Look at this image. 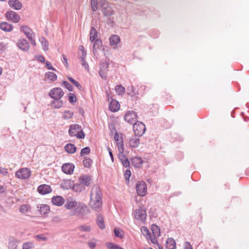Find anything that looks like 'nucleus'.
Segmentation results:
<instances>
[{
    "label": "nucleus",
    "mask_w": 249,
    "mask_h": 249,
    "mask_svg": "<svg viewBox=\"0 0 249 249\" xmlns=\"http://www.w3.org/2000/svg\"><path fill=\"white\" fill-rule=\"evenodd\" d=\"M102 193L99 186L94 185L90 192L89 205L95 211H100L102 208Z\"/></svg>",
    "instance_id": "obj_1"
},
{
    "label": "nucleus",
    "mask_w": 249,
    "mask_h": 249,
    "mask_svg": "<svg viewBox=\"0 0 249 249\" xmlns=\"http://www.w3.org/2000/svg\"><path fill=\"white\" fill-rule=\"evenodd\" d=\"M90 213L89 207L84 203L78 202L73 211L72 215L83 217Z\"/></svg>",
    "instance_id": "obj_2"
},
{
    "label": "nucleus",
    "mask_w": 249,
    "mask_h": 249,
    "mask_svg": "<svg viewBox=\"0 0 249 249\" xmlns=\"http://www.w3.org/2000/svg\"><path fill=\"white\" fill-rule=\"evenodd\" d=\"M133 129L135 135L140 137L144 133L146 127L142 122L137 121L133 124Z\"/></svg>",
    "instance_id": "obj_3"
},
{
    "label": "nucleus",
    "mask_w": 249,
    "mask_h": 249,
    "mask_svg": "<svg viewBox=\"0 0 249 249\" xmlns=\"http://www.w3.org/2000/svg\"><path fill=\"white\" fill-rule=\"evenodd\" d=\"M64 92L60 88L52 89L50 92L49 96L54 100L60 99L64 95Z\"/></svg>",
    "instance_id": "obj_4"
},
{
    "label": "nucleus",
    "mask_w": 249,
    "mask_h": 249,
    "mask_svg": "<svg viewBox=\"0 0 249 249\" xmlns=\"http://www.w3.org/2000/svg\"><path fill=\"white\" fill-rule=\"evenodd\" d=\"M108 62L106 60L105 62H102L100 65V70L99 73L100 76L104 79H107V72L108 71Z\"/></svg>",
    "instance_id": "obj_5"
},
{
    "label": "nucleus",
    "mask_w": 249,
    "mask_h": 249,
    "mask_svg": "<svg viewBox=\"0 0 249 249\" xmlns=\"http://www.w3.org/2000/svg\"><path fill=\"white\" fill-rule=\"evenodd\" d=\"M31 175V172L29 168H24L18 170L16 172V176L21 179H27Z\"/></svg>",
    "instance_id": "obj_6"
},
{
    "label": "nucleus",
    "mask_w": 249,
    "mask_h": 249,
    "mask_svg": "<svg viewBox=\"0 0 249 249\" xmlns=\"http://www.w3.org/2000/svg\"><path fill=\"white\" fill-rule=\"evenodd\" d=\"M146 213L145 210L142 207L139 209H136L134 211V217L135 218L142 222H143L146 218Z\"/></svg>",
    "instance_id": "obj_7"
},
{
    "label": "nucleus",
    "mask_w": 249,
    "mask_h": 249,
    "mask_svg": "<svg viewBox=\"0 0 249 249\" xmlns=\"http://www.w3.org/2000/svg\"><path fill=\"white\" fill-rule=\"evenodd\" d=\"M136 189L139 196H143L145 195L147 186L146 183L143 181H138L136 184Z\"/></svg>",
    "instance_id": "obj_8"
},
{
    "label": "nucleus",
    "mask_w": 249,
    "mask_h": 249,
    "mask_svg": "<svg viewBox=\"0 0 249 249\" xmlns=\"http://www.w3.org/2000/svg\"><path fill=\"white\" fill-rule=\"evenodd\" d=\"M137 118V115L132 110L127 111L124 115V120L130 124L135 122Z\"/></svg>",
    "instance_id": "obj_9"
},
{
    "label": "nucleus",
    "mask_w": 249,
    "mask_h": 249,
    "mask_svg": "<svg viewBox=\"0 0 249 249\" xmlns=\"http://www.w3.org/2000/svg\"><path fill=\"white\" fill-rule=\"evenodd\" d=\"M5 17L8 20L15 23H18L20 20V16L16 12L13 11H7L5 14Z\"/></svg>",
    "instance_id": "obj_10"
},
{
    "label": "nucleus",
    "mask_w": 249,
    "mask_h": 249,
    "mask_svg": "<svg viewBox=\"0 0 249 249\" xmlns=\"http://www.w3.org/2000/svg\"><path fill=\"white\" fill-rule=\"evenodd\" d=\"M92 177L89 175H81L78 179V182H80L83 186L89 187L92 182Z\"/></svg>",
    "instance_id": "obj_11"
},
{
    "label": "nucleus",
    "mask_w": 249,
    "mask_h": 249,
    "mask_svg": "<svg viewBox=\"0 0 249 249\" xmlns=\"http://www.w3.org/2000/svg\"><path fill=\"white\" fill-rule=\"evenodd\" d=\"M74 165L71 163H64L62 166V171L67 174H72L73 172Z\"/></svg>",
    "instance_id": "obj_12"
},
{
    "label": "nucleus",
    "mask_w": 249,
    "mask_h": 249,
    "mask_svg": "<svg viewBox=\"0 0 249 249\" xmlns=\"http://www.w3.org/2000/svg\"><path fill=\"white\" fill-rule=\"evenodd\" d=\"M78 202L75 200L69 197L67 198L64 207L67 209L71 210L73 208H75Z\"/></svg>",
    "instance_id": "obj_13"
},
{
    "label": "nucleus",
    "mask_w": 249,
    "mask_h": 249,
    "mask_svg": "<svg viewBox=\"0 0 249 249\" xmlns=\"http://www.w3.org/2000/svg\"><path fill=\"white\" fill-rule=\"evenodd\" d=\"M52 190L50 186L47 184H42L37 188L38 192L41 195H46L50 193Z\"/></svg>",
    "instance_id": "obj_14"
},
{
    "label": "nucleus",
    "mask_w": 249,
    "mask_h": 249,
    "mask_svg": "<svg viewBox=\"0 0 249 249\" xmlns=\"http://www.w3.org/2000/svg\"><path fill=\"white\" fill-rule=\"evenodd\" d=\"M17 45L20 50L23 51H27L30 48L29 43L25 39H19Z\"/></svg>",
    "instance_id": "obj_15"
},
{
    "label": "nucleus",
    "mask_w": 249,
    "mask_h": 249,
    "mask_svg": "<svg viewBox=\"0 0 249 249\" xmlns=\"http://www.w3.org/2000/svg\"><path fill=\"white\" fill-rule=\"evenodd\" d=\"M65 202V201L64 198L60 196H53L52 198V203L57 206H62Z\"/></svg>",
    "instance_id": "obj_16"
},
{
    "label": "nucleus",
    "mask_w": 249,
    "mask_h": 249,
    "mask_svg": "<svg viewBox=\"0 0 249 249\" xmlns=\"http://www.w3.org/2000/svg\"><path fill=\"white\" fill-rule=\"evenodd\" d=\"M102 11L105 17L110 16L113 14V10L107 3L102 5Z\"/></svg>",
    "instance_id": "obj_17"
},
{
    "label": "nucleus",
    "mask_w": 249,
    "mask_h": 249,
    "mask_svg": "<svg viewBox=\"0 0 249 249\" xmlns=\"http://www.w3.org/2000/svg\"><path fill=\"white\" fill-rule=\"evenodd\" d=\"M20 31L24 33L29 39H32L33 37L32 36L34 33L32 29L27 25L21 26L20 27Z\"/></svg>",
    "instance_id": "obj_18"
},
{
    "label": "nucleus",
    "mask_w": 249,
    "mask_h": 249,
    "mask_svg": "<svg viewBox=\"0 0 249 249\" xmlns=\"http://www.w3.org/2000/svg\"><path fill=\"white\" fill-rule=\"evenodd\" d=\"M37 208L41 214H46L50 212V207L47 204H38Z\"/></svg>",
    "instance_id": "obj_19"
},
{
    "label": "nucleus",
    "mask_w": 249,
    "mask_h": 249,
    "mask_svg": "<svg viewBox=\"0 0 249 249\" xmlns=\"http://www.w3.org/2000/svg\"><path fill=\"white\" fill-rule=\"evenodd\" d=\"M8 4L13 8L18 10L21 9L22 4L18 0H9Z\"/></svg>",
    "instance_id": "obj_20"
},
{
    "label": "nucleus",
    "mask_w": 249,
    "mask_h": 249,
    "mask_svg": "<svg viewBox=\"0 0 249 249\" xmlns=\"http://www.w3.org/2000/svg\"><path fill=\"white\" fill-rule=\"evenodd\" d=\"M81 126L78 124H72L70 126L69 134L71 136H74L75 132L81 129Z\"/></svg>",
    "instance_id": "obj_21"
},
{
    "label": "nucleus",
    "mask_w": 249,
    "mask_h": 249,
    "mask_svg": "<svg viewBox=\"0 0 249 249\" xmlns=\"http://www.w3.org/2000/svg\"><path fill=\"white\" fill-rule=\"evenodd\" d=\"M19 241L13 237H10L9 238L8 249H17Z\"/></svg>",
    "instance_id": "obj_22"
},
{
    "label": "nucleus",
    "mask_w": 249,
    "mask_h": 249,
    "mask_svg": "<svg viewBox=\"0 0 249 249\" xmlns=\"http://www.w3.org/2000/svg\"><path fill=\"white\" fill-rule=\"evenodd\" d=\"M131 161L132 164L135 168H140L142 166V164L143 163L142 160L139 157H135L132 158L131 159Z\"/></svg>",
    "instance_id": "obj_23"
},
{
    "label": "nucleus",
    "mask_w": 249,
    "mask_h": 249,
    "mask_svg": "<svg viewBox=\"0 0 249 249\" xmlns=\"http://www.w3.org/2000/svg\"><path fill=\"white\" fill-rule=\"evenodd\" d=\"M120 108V104L118 101L115 100H112L109 104V108L112 112L117 111Z\"/></svg>",
    "instance_id": "obj_24"
},
{
    "label": "nucleus",
    "mask_w": 249,
    "mask_h": 249,
    "mask_svg": "<svg viewBox=\"0 0 249 249\" xmlns=\"http://www.w3.org/2000/svg\"><path fill=\"white\" fill-rule=\"evenodd\" d=\"M0 29L3 31L9 32L12 31L13 26L7 22H2L0 23Z\"/></svg>",
    "instance_id": "obj_25"
},
{
    "label": "nucleus",
    "mask_w": 249,
    "mask_h": 249,
    "mask_svg": "<svg viewBox=\"0 0 249 249\" xmlns=\"http://www.w3.org/2000/svg\"><path fill=\"white\" fill-rule=\"evenodd\" d=\"M165 247L166 249H175L176 248L175 240L173 238H168L166 241Z\"/></svg>",
    "instance_id": "obj_26"
},
{
    "label": "nucleus",
    "mask_w": 249,
    "mask_h": 249,
    "mask_svg": "<svg viewBox=\"0 0 249 249\" xmlns=\"http://www.w3.org/2000/svg\"><path fill=\"white\" fill-rule=\"evenodd\" d=\"M135 136L132 137L129 139V144L131 147H138L140 144V139Z\"/></svg>",
    "instance_id": "obj_27"
},
{
    "label": "nucleus",
    "mask_w": 249,
    "mask_h": 249,
    "mask_svg": "<svg viewBox=\"0 0 249 249\" xmlns=\"http://www.w3.org/2000/svg\"><path fill=\"white\" fill-rule=\"evenodd\" d=\"M102 47V40L99 39H96L94 41L93 45V52L94 55H95L97 52V50H100Z\"/></svg>",
    "instance_id": "obj_28"
},
{
    "label": "nucleus",
    "mask_w": 249,
    "mask_h": 249,
    "mask_svg": "<svg viewBox=\"0 0 249 249\" xmlns=\"http://www.w3.org/2000/svg\"><path fill=\"white\" fill-rule=\"evenodd\" d=\"M65 150L69 154H73L76 151L77 148L74 144L68 143L65 146Z\"/></svg>",
    "instance_id": "obj_29"
},
{
    "label": "nucleus",
    "mask_w": 249,
    "mask_h": 249,
    "mask_svg": "<svg viewBox=\"0 0 249 249\" xmlns=\"http://www.w3.org/2000/svg\"><path fill=\"white\" fill-rule=\"evenodd\" d=\"M72 190L75 192H81L85 190V187L83 186L80 182L73 183Z\"/></svg>",
    "instance_id": "obj_30"
},
{
    "label": "nucleus",
    "mask_w": 249,
    "mask_h": 249,
    "mask_svg": "<svg viewBox=\"0 0 249 249\" xmlns=\"http://www.w3.org/2000/svg\"><path fill=\"white\" fill-rule=\"evenodd\" d=\"M73 181L71 180H67L64 181L61 184V187L65 190H68L69 189H72Z\"/></svg>",
    "instance_id": "obj_31"
},
{
    "label": "nucleus",
    "mask_w": 249,
    "mask_h": 249,
    "mask_svg": "<svg viewBox=\"0 0 249 249\" xmlns=\"http://www.w3.org/2000/svg\"><path fill=\"white\" fill-rule=\"evenodd\" d=\"M120 37L117 35H112L109 38V43L111 46L115 47L120 42Z\"/></svg>",
    "instance_id": "obj_32"
},
{
    "label": "nucleus",
    "mask_w": 249,
    "mask_h": 249,
    "mask_svg": "<svg viewBox=\"0 0 249 249\" xmlns=\"http://www.w3.org/2000/svg\"><path fill=\"white\" fill-rule=\"evenodd\" d=\"M45 77L50 81L53 82L57 80V76L55 73L51 71H48L45 73Z\"/></svg>",
    "instance_id": "obj_33"
},
{
    "label": "nucleus",
    "mask_w": 249,
    "mask_h": 249,
    "mask_svg": "<svg viewBox=\"0 0 249 249\" xmlns=\"http://www.w3.org/2000/svg\"><path fill=\"white\" fill-rule=\"evenodd\" d=\"M97 34L98 33L96 29L94 27L92 26L90 31V40L91 42L96 40Z\"/></svg>",
    "instance_id": "obj_34"
},
{
    "label": "nucleus",
    "mask_w": 249,
    "mask_h": 249,
    "mask_svg": "<svg viewBox=\"0 0 249 249\" xmlns=\"http://www.w3.org/2000/svg\"><path fill=\"white\" fill-rule=\"evenodd\" d=\"M63 102L60 99L54 100L51 102V106L54 108H59L62 107Z\"/></svg>",
    "instance_id": "obj_35"
},
{
    "label": "nucleus",
    "mask_w": 249,
    "mask_h": 249,
    "mask_svg": "<svg viewBox=\"0 0 249 249\" xmlns=\"http://www.w3.org/2000/svg\"><path fill=\"white\" fill-rule=\"evenodd\" d=\"M151 231L155 236H160V228L156 224H153L151 226Z\"/></svg>",
    "instance_id": "obj_36"
},
{
    "label": "nucleus",
    "mask_w": 249,
    "mask_h": 249,
    "mask_svg": "<svg viewBox=\"0 0 249 249\" xmlns=\"http://www.w3.org/2000/svg\"><path fill=\"white\" fill-rule=\"evenodd\" d=\"M67 78L71 83H72L74 86H75L79 90L83 91L84 89L82 86L79 84V83L78 81H76L71 76H67Z\"/></svg>",
    "instance_id": "obj_37"
},
{
    "label": "nucleus",
    "mask_w": 249,
    "mask_h": 249,
    "mask_svg": "<svg viewBox=\"0 0 249 249\" xmlns=\"http://www.w3.org/2000/svg\"><path fill=\"white\" fill-rule=\"evenodd\" d=\"M87 53L85 51H82V56L80 57V59L81 60V65L85 68V69H89V65L86 62L85 60V57L86 56Z\"/></svg>",
    "instance_id": "obj_38"
},
{
    "label": "nucleus",
    "mask_w": 249,
    "mask_h": 249,
    "mask_svg": "<svg viewBox=\"0 0 249 249\" xmlns=\"http://www.w3.org/2000/svg\"><path fill=\"white\" fill-rule=\"evenodd\" d=\"M96 221H97V224L98 227L101 229H104L105 228V225L104 223L103 218L100 214L98 215L97 218L96 219Z\"/></svg>",
    "instance_id": "obj_39"
},
{
    "label": "nucleus",
    "mask_w": 249,
    "mask_h": 249,
    "mask_svg": "<svg viewBox=\"0 0 249 249\" xmlns=\"http://www.w3.org/2000/svg\"><path fill=\"white\" fill-rule=\"evenodd\" d=\"M40 41L44 51H46L48 50L49 43L48 41L44 37H42L40 39Z\"/></svg>",
    "instance_id": "obj_40"
},
{
    "label": "nucleus",
    "mask_w": 249,
    "mask_h": 249,
    "mask_svg": "<svg viewBox=\"0 0 249 249\" xmlns=\"http://www.w3.org/2000/svg\"><path fill=\"white\" fill-rule=\"evenodd\" d=\"M115 89L116 93L118 95H122L124 94L125 91V88L121 85L116 86L115 87Z\"/></svg>",
    "instance_id": "obj_41"
},
{
    "label": "nucleus",
    "mask_w": 249,
    "mask_h": 249,
    "mask_svg": "<svg viewBox=\"0 0 249 249\" xmlns=\"http://www.w3.org/2000/svg\"><path fill=\"white\" fill-rule=\"evenodd\" d=\"M106 246L108 249H124L119 245L111 242H107L106 244Z\"/></svg>",
    "instance_id": "obj_42"
},
{
    "label": "nucleus",
    "mask_w": 249,
    "mask_h": 249,
    "mask_svg": "<svg viewBox=\"0 0 249 249\" xmlns=\"http://www.w3.org/2000/svg\"><path fill=\"white\" fill-rule=\"evenodd\" d=\"M84 166L86 168H90L92 163V160L89 158L85 157L83 161Z\"/></svg>",
    "instance_id": "obj_43"
},
{
    "label": "nucleus",
    "mask_w": 249,
    "mask_h": 249,
    "mask_svg": "<svg viewBox=\"0 0 249 249\" xmlns=\"http://www.w3.org/2000/svg\"><path fill=\"white\" fill-rule=\"evenodd\" d=\"M34 247V243L31 241L25 242L22 245V249H32Z\"/></svg>",
    "instance_id": "obj_44"
},
{
    "label": "nucleus",
    "mask_w": 249,
    "mask_h": 249,
    "mask_svg": "<svg viewBox=\"0 0 249 249\" xmlns=\"http://www.w3.org/2000/svg\"><path fill=\"white\" fill-rule=\"evenodd\" d=\"M114 233L116 237L122 238L124 237L123 231L120 228H115L114 229Z\"/></svg>",
    "instance_id": "obj_45"
},
{
    "label": "nucleus",
    "mask_w": 249,
    "mask_h": 249,
    "mask_svg": "<svg viewBox=\"0 0 249 249\" xmlns=\"http://www.w3.org/2000/svg\"><path fill=\"white\" fill-rule=\"evenodd\" d=\"M73 116V112L68 110V111H65L63 113V118L64 119H69L71 118Z\"/></svg>",
    "instance_id": "obj_46"
},
{
    "label": "nucleus",
    "mask_w": 249,
    "mask_h": 249,
    "mask_svg": "<svg viewBox=\"0 0 249 249\" xmlns=\"http://www.w3.org/2000/svg\"><path fill=\"white\" fill-rule=\"evenodd\" d=\"M90 152V149L89 147H85L82 148L80 152V156L83 157L89 155Z\"/></svg>",
    "instance_id": "obj_47"
},
{
    "label": "nucleus",
    "mask_w": 249,
    "mask_h": 249,
    "mask_svg": "<svg viewBox=\"0 0 249 249\" xmlns=\"http://www.w3.org/2000/svg\"><path fill=\"white\" fill-rule=\"evenodd\" d=\"M127 93L131 96H135L137 94V91L133 86H131L127 88Z\"/></svg>",
    "instance_id": "obj_48"
},
{
    "label": "nucleus",
    "mask_w": 249,
    "mask_h": 249,
    "mask_svg": "<svg viewBox=\"0 0 249 249\" xmlns=\"http://www.w3.org/2000/svg\"><path fill=\"white\" fill-rule=\"evenodd\" d=\"M117 146L119 153H122L124 152V144L122 140L121 142H117Z\"/></svg>",
    "instance_id": "obj_49"
},
{
    "label": "nucleus",
    "mask_w": 249,
    "mask_h": 249,
    "mask_svg": "<svg viewBox=\"0 0 249 249\" xmlns=\"http://www.w3.org/2000/svg\"><path fill=\"white\" fill-rule=\"evenodd\" d=\"M68 99L70 103L73 104L76 102L77 99L74 94L70 93L68 94Z\"/></svg>",
    "instance_id": "obj_50"
},
{
    "label": "nucleus",
    "mask_w": 249,
    "mask_h": 249,
    "mask_svg": "<svg viewBox=\"0 0 249 249\" xmlns=\"http://www.w3.org/2000/svg\"><path fill=\"white\" fill-rule=\"evenodd\" d=\"M74 136H76L77 138L80 139H82L85 138V134L82 130V127H81V129H80L76 134L75 133Z\"/></svg>",
    "instance_id": "obj_51"
},
{
    "label": "nucleus",
    "mask_w": 249,
    "mask_h": 249,
    "mask_svg": "<svg viewBox=\"0 0 249 249\" xmlns=\"http://www.w3.org/2000/svg\"><path fill=\"white\" fill-rule=\"evenodd\" d=\"M96 240L93 238L88 243V245L90 249H94L96 246Z\"/></svg>",
    "instance_id": "obj_52"
},
{
    "label": "nucleus",
    "mask_w": 249,
    "mask_h": 249,
    "mask_svg": "<svg viewBox=\"0 0 249 249\" xmlns=\"http://www.w3.org/2000/svg\"><path fill=\"white\" fill-rule=\"evenodd\" d=\"M97 5V0H91V9L93 11L95 12L97 11L98 9Z\"/></svg>",
    "instance_id": "obj_53"
},
{
    "label": "nucleus",
    "mask_w": 249,
    "mask_h": 249,
    "mask_svg": "<svg viewBox=\"0 0 249 249\" xmlns=\"http://www.w3.org/2000/svg\"><path fill=\"white\" fill-rule=\"evenodd\" d=\"M141 231L143 235L147 236L148 237L151 235L149 230L146 227H142V228Z\"/></svg>",
    "instance_id": "obj_54"
},
{
    "label": "nucleus",
    "mask_w": 249,
    "mask_h": 249,
    "mask_svg": "<svg viewBox=\"0 0 249 249\" xmlns=\"http://www.w3.org/2000/svg\"><path fill=\"white\" fill-rule=\"evenodd\" d=\"M156 237L157 236H155V235L152 236V235H151L148 237H146V238L147 239H150L151 240V242L153 244L157 245V246H159V243H158V242Z\"/></svg>",
    "instance_id": "obj_55"
},
{
    "label": "nucleus",
    "mask_w": 249,
    "mask_h": 249,
    "mask_svg": "<svg viewBox=\"0 0 249 249\" xmlns=\"http://www.w3.org/2000/svg\"><path fill=\"white\" fill-rule=\"evenodd\" d=\"M62 84L65 86V87L70 91H72L73 90L72 86L69 83L66 81H63Z\"/></svg>",
    "instance_id": "obj_56"
},
{
    "label": "nucleus",
    "mask_w": 249,
    "mask_h": 249,
    "mask_svg": "<svg viewBox=\"0 0 249 249\" xmlns=\"http://www.w3.org/2000/svg\"><path fill=\"white\" fill-rule=\"evenodd\" d=\"M79 229L81 231L88 232L90 231L91 228L89 226L81 225L79 227Z\"/></svg>",
    "instance_id": "obj_57"
},
{
    "label": "nucleus",
    "mask_w": 249,
    "mask_h": 249,
    "mask_svg": "<svg viewBox=\"0 0 249 249\" xmlns=\"http://www.w3.org/2000/svg\"><path fill=\"white\" fill-rule=\"evenodd\" d=\"M28 206L27 205H22L19 208V212L22 213H25L28 212Z\"/></svg>",
    "instance_id": "obj_58"
},
{
    "label": "nucleus",
    "mask_w": 249,
    "mask_h": 249,
    "mask_svg": "<svg viewBox=\"0 0 249 249\" xmlns=\"http://www.w3.org/2000/svg\"><path fill=\"white\" fill-rule=\"evenodd\" d=\"M119 159L121 160V161L122 162L124 160H125L126 159H127V158L124 154V152H122V153H119Z\"/></svg>",
    "instance_id": "obj_59"
},
{
    "label": "nucleus",
    "mask_w": 249,
    "mask_h": 249,
    "mask_svg": "<svg viewBox=\"0 0 249 249\" xmlns=\"http://www.w3.org/2000/svg\"><path fill=\"white\" fill-rule=\"evenodd\" d=\"M131 176V172L129 170L127 169L125 171L124 174L125 179L126 180L129 181V178Z\"/></svg>",
    "instance_id": "obj_60"
},
{
    "label": "nucleus",
    "mask_w": 249,
    "mask_h": 249,
    "mask_svg": "<svg viewBox=\"0 0 249 249\" xmlns=\"http://www.w3.org/2000/svg\"><path fill=\"white\" fill-rule=\"evenodd\" d=\"M36 58L40 62L44 63L45 61V57L41 55H37L35 56Z\"/></svg>",
    "instance_id": "obj_61"
},
{
    "label": "nucleus",
    "mask_w": 249,
    "mask_h": 249,
    "mask_svg": "<svg viewBox=\"0 0 249 249\" xmlns=\"http://www.w3.org/2000/svg\"><path fill=\"white\" fill-rule=\"evenodd\" d=\"M35 238L39 240L45 241L47 240V237L44 236L43 234L36 235Z\"/></svg>",
    "instance_id": "obj_62"
},
{
    "label": "nucleus",
    "mask_w": 249,
    "mask_h": 249,
    "mask_svg": "<svg viewBox=\"0 0 249 249\" xmlns=\"http://www.w3.org/2000/svg\"><path fill=\"white\" fill-rule=\"evenodd\" d=\"M113 129L115 132V134L114 135V140L117 142H119V141H120L119 135L118 132L116 131L115 127L114 126L113 127Z\"/></svg>",
    "instance_id": "obj_63"
},
{
    "label": "nucleus",
    "mask_w": 249,
    "mask_h": 249,
    "mask_svg": "<svg viewBox=\"0 0 249 249\" xmlns=\"http://www.w3.org/2000/svg\"><path fill=\"white\" fill-rule=\"evenodd\" d=\"M184 249H193L192 245L188 241L185 242L184 243Z\"/></svg>",
    "instance_id": "obj_64"
}]
</instances>
